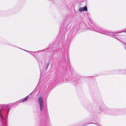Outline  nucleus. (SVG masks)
<instances>
[{
	"label": "nucleus",
	"mask_w": 126,
	"mask_h": 126,
	"mask_svg": "<svg viewBox=\"0 0 126 126\" xmlns=\"http://www.w3.org/2000/svg\"><path fill=\"white\" fill-rule=\"evenodd\" d=\"M44 50H39V51H37V52H40L42 51H43Z\"/></svg>",
	"instance_id": "15"
},
{
	"label": "nucleus",
	"mask_w": 126,
	"mask_h": 126,
	"mask_svg": "<svg viewBox=\"0 0 126 126\" xmlns=\"http://www.w3.org/2000/svg\"><path fill=\"white\" fill-rule=\"evenodd\" d=\"M83 9V11H87V9L86 6H85L83 7H82Z\"/></svg>",
	"instance_id": "10"
},
{
	"label": "nucleus",
	"mask_w": 126,
	"mask_h": 126,
	"mask_svg": "<svg viewBox=\"0 0 126 126\" xmlns=\"http://www.w3.org/2000/svg\"><path fill=\"white\" fill-rule=\"evenodd\" d=\"M11 107L8 105L0 107V126H7V118Z\"/></svg>",
	"instance_id": "1"
},
{
	"label": "nucleus",
	"mask_w": 126,
	"mask_h": 126,
	"mask_svg": "<svg viewBox=\"0 0 126 126\" xmlns=\"http://www.w3.org/2000/svg\"><path fill=\"white\" fill-rule=\"evenodd\" d=\"M49 62H48L46 64V68L45 69L46 70L47 69V67H48V66H49Z\"/></svg>",
	"instance_id": "13"
},
{
	"label": "nucleus",
	"mask_w": 126,
	"mask_h": 126,
	"mask_svg": "<svg viewBox=\"0 0 126 126\" xmlns=\"http://www.w3.org/2000/svg\"><path fill=\"white\" fill-rule=\"evenodd\" d=\"M54 83H55L53 82L52 81H51L49 84H48V86L47 89V91H48L49 90H50Z\"/></svg>",
	"instance_id": "5"
},
{
	"label": "nucleus",
	"mask_w": 126,
	"mask_h": 126,
	"mask_svg": "<svg viewBox=\"0 0 126 126\" xmlns=\"http://www.w3.org/2000/svg\"><path fill=\"white\" fill-rule=\"evenodd\" d=\"M32 93H31L29 95L27 96L25 98L22 100V102H24L27 101L28 100V99L29 98V95L31 94Z\"/></svg>",
	"instance_id": "7"
},
{
	"label": "nucleus",
	"mask_w": 126,
	"mask_h": 126,
	"mask_svg": "<svg viewBox=\"0 0 126 126\" xmlns=\"http://www.w3.org/2000/svg\"><path fill=\"white\" fill-rule=\"evenodd\" d=\"M79 11L80 12H82L83 11V9H82V7H80L79 8Z\"/></svg>",
	"instance_id": "14"
},
{
	"label": "nucleus",
	"mask_w": 126,
	"mask_h": 126,
	"mask_svg": "<svg viewBox=\"0 0 126 126\" xmlns=\"http://www.w3.org/2000/svg\"><path fill=\"white\" fill-rule=\"evenodd\" d=\"M69 24V22L68 20H65L64 23L62 25L61 27L64 29H65L67 28Z\"/></svg>",
	"instance_id": "4"
},
{
	"label": "nucleus",
	"mask_w": 126,
	"mask_h": 126,
	"mask_svg": "<svg viewBox=\"0 0 126 126\" xmlns=\"http://www.w3.org/2000/svg\"><path fill=\"white\" fill-rule=\"evenodd\" d=\"M89 25L90 27H89L88 29H89L90 30L96 31L102 34L108 35L113 37H114V36L115 35V34H116L122 32L121 31H119L115 32H111L110 31L105 30L103 29L102 28L96 27L94 24L91 23V24H89ZM114 37L117 40L120 41H121L116 37Z\"/></svg>",
	"instance_id": "2"
},
{
	"label": "nucleus",
	"mask_w": 126,
	"mask_h": 126,
	"mask_svg": "<svg viewBox=\"0 0 126 126\" xmlns=\"http://www.w3.org/2000/svg\"><path fill=\"white\" fill-rule=\"evenodd\" d=\"M97 109L98 110V112H101L102 111V109L100 108V107H97Z\"/></svg>",
	"instance_id": "11"
},
{
	"label": "nucleus",
	"mask_w": 126,
	"mask_h": 126,
	"mask_svg": "<svg viewBox=\"0 0 126 126\" xmlns=\"http://www.w3.org/2000/svg\"><path fill=\"white\" fill-rule=\"evenodd\" d=\"M34 56V54H32Z\"/></svg>",
	"instance_id": "19"
},
{
	"label": "nucleus",
	"mask_w": 126,
	"mask_h": 126,
	"mask_svg": "<svg viewBox=\"0 0 126 126\" xmlns=\"http://www.w3.org/2000/svg\"><path fill=\"white\" fill-rule=\"evenodd\" d=\"M86 27H88L84 23H79L77 25L75 26V28L76 31H77L79 29L81 28L83 29L86 28Z\"/></svg>",
	"instance_id": "3"
},
{
	"label": "nucleus",
	"mask_w": 126,
	"mask_h": 126,
	"mask_svg": "<svg viewBox=\"0 0 126 126\" xmlns=\"http://www.w3.org/2000/svg\"><path fill=\"white\" fill-rule=\"evenodd\" d=\"M113 110L112 109H108L107 110V111L108 112L110 113L113 112Z\"/></svg>",
	"instance_id": "12"
},
{
	"label": "nucleus",
	"mask_w": 126,
	"mask_h": 126,
	"mask_svg": "<svg viewBox=\"0 0 126 126\" xmlns=\"http://www.w3.org/2000/svg\"><path fill=\"white\" fill-rule=\"evenodd\" d=\"M38 102L39 104H44L42 97H40L38 98Z\"/></svg>",
	"instance_id": "6"
},
{
	"label": "nucleus",
	"mask_w": 126,
	"mask_h": 126,
	"mask_svg": "<svg viewBox=\"0 0 126 126\" xmlns=\"http://www.w3.org/2000/svg\"><path fill=\"white\" fill-rule=\"evenodd\" d=\"M125 32H126V31Z\"/></svg>",
	"instance_id": "20"
},
{
	"label": "nucleus",
	"mask_w": 126,
	"mask_h": 126,
	"mask_svg": "<svg viewBox=\"0 0 126 126\" xmlns=\"http://www.w3.org/2000/svg\"><path fill=\"white\" fill-rule=\"evenodd\" d=\"M125 49L126 50V47H125Z\"/></svg>",
	"instance_id": "18"
},
{
	"label": "nucleus",
	"mask_w": 126,
	"mask_h": 126,
	"mask_svg": "<svg viewBox=\"0 0 126 126\" xmlns=\"http://www.w3.org/2000/svg\"><path fill=\"white\" fill-rule=\"evenodd\" d=\"M121 42H122L126 46V43H125L121 41Z\"/></svg>",
	"instance_id": "16"
},
{
	"label": "nucleus",
	"mask_w": 126,
	"mask_h": 126,
	"mask_svg": "<svg viewBox=\"0 0 126 126\" xmlns=\"http://www.w3.org/2000/svg\"><path fill=\"white\" fill-rule=\"evenodd\" d=\"M94 124L96 125H97V126H100L99 125L97 124H96V123H86L85 124H84L83 125H82V126H85V125L87 124Z\"/></svg>",
	"instance_id": "9"
},
{
	"label": "nucleus",
	"mask_w": 126,
	"mask_h": 126,
	"mask_svg": "<svg viewBox=\"0 0 126 126\" xmlns=\"http://www.w3.org/2000/svg\"><path fill=\"white\" fill-rule=\"evenodd\" d=\"M43 104H40V108L41 111L43 110Z\"/></svg>",
	"instance_id": "8"
},
{
	"label": "nucleus",
	"mask_w": 126,
	"mask_h": 126,
	"mask_svg": "<svg viewBox=\"0 0 126 126\" xmlns=\"http://www.w3.org/2000/svg\"><path fill=\"white\" fill-rule=\"evenodd\" d=\"M22 50L25 51H26V52H29V51H27L26 50H25V49H22Z\"/></svg>",
	"instance_id": "17"
}]
</instances>
